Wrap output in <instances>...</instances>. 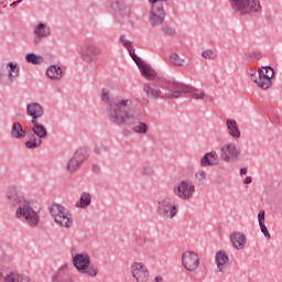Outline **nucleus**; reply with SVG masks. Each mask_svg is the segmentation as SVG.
Masks as SVG:
<instances>
[{
    "label": "nucleus",
    "instance_id": "nucleus-13",
    "mask_svg": "<svg viewBox=\"0 0 282 282\" xmlns=\"http://www.w3.org/2000/svg\"><path fill=\"white\" fill-rule=\"evenodd\" d=\"M164 19H166L164 4H151L149 13V21L151 28H160V25H164Z\"/></svg>",
    "mask_w": 282,
    "mask_h": 282
},
{
    "label": "nucleus",
    "instance_id": "nucleus-3",
    "mask_svg": "<svg viewBox=\"0 0 282 282\" xmlns=\"http://www.w3.org/2000/svg\"><path fill=\"white\" fill-rule=\"evenodd\" d=\"M229 4L234 14H237V17L261 12V1L259 0H229Z\"/></svg>",
    "mask_w": 282,
    "mask_h": 282
},
{
    "label": "nucleus",
    "instance_id": "nucleus-50",
    "mask_svg": "<svg viewBox=\"0 0 282 282\" xmlns=\"http://www.w3.org/2000/svg\"><path fill=\"white\" fill-rule=\"evenodd\" d=\"M26 107H41V105H39L37 102H33V104L26 105Z\"/></svg>",
    "mask_w": 282,
    "mask_h": 282
},
{
    "label": "nucleus",
    "instance_id": "nucleus-7",
    "mask_svg": "<svg viewBox=\"0 0 282 282\" xmlns=\"http://www.w3.org/2000/svg\"><path fill=\"white\" fill-rule=\"evenodd\" d=\"M50 213L55 224L62 226V228H72L74 221L72 220V214H69L67 208L59 204H54L51 206Z\"/></svg>",
    "mask_w": 282,
    "mask_h": 282
},
{
    "label": "nucleus",
    "instance_id": "nucleus-31",
    "mask_svg": "<svg viewBox=\"0 0 282 282\" xmlns=\"http://www.w3.org/2000/svg\"><path fill=\"white\" fill-rule=\"evenodd\" d=\"M102 102L111 107V90L109 88H102L100 93Z\"/></svg>",
    "mask_w": 282,
    "mask_h": 282
},
{
    "label": "nucleus",
    "instance_id": "nucleus-5",
    "mask_svg": "<svg viewBox=\"0 0 282 282\" xmlns=\"http://www.w3.org/2000/svg\"><path fill=\"white\" fill-rule=\"evenodd\" d=\"M73 265L79 274H87L88 276L98 275V267L91 264V259L88 253H77L73 258Z\"/></svg>",
    "mask_w": 282,
    "mask_h": 282
},
{
    "label": "nucleus",
    "instance_id": "nucleus-10",
    "mask_svg": "<svg viewBox=\"0 0 282 282\" xmlns=\"http://www.w3.org/2000/svg\"><path fill=\"white\" fill-rule=\"evenodd\" d=\"M130 274L135 282H149L151 271L142 261H134L130 264Z\"/></svg>",
    "mask_w": 282,
    "mask_h": 282
},
{
    "label": "nucleus",
    "instance_id": "nucleus-36",
    "mask_svg": "<svg viewBox=\"0 0 282 282\" xmlns=\"http://www.w3.org/2000/svg\"><path fill=\"white\" fill-rule=\"evenodd\" d=\"M203 58H206L207 61H215L217 58V54L213 50H206L202 53Z\"/></svg>",
    "mask_w": 282,
    "mask_h": 282
},
{
    "label": "nucleus",
    "instance_id": "nucleus-16",
    "mask_svg": "<svg viewBox=\"0 0 282 282\" xmlns=\"http://www.w3.org/2000/svg\"><path fill=\"white\" fill-rule=\"evenodd\" d=\"M87 160V152L85 150H77L67 163L66 171L68 173H76Z\"/></svg>",
    "mask_w": 282,
    "mask_h": 282
},
{
    "label": "nucleus",
    "instance_id": "nucleus-28",
    "mask_svg": "<svg viewBox=\"0 0 282 282\" xmlns=\"http://www.w3.org/2000/svg\"><path fill=\"white\" fill-rule=\"evenodd\" d=\"M91 204V195L87 192H84L80 195L79 200L76 203V208H87Z\"/></svg>",
    "mask_w": 282,
    "mask_h": 282
},
{
    "label": "nucleus",
    "instance_id": "nucleus-51",
    "mask_svg": "<svg viewBox=\"0 0 282 282\" xmlns=\"http://www.w3.org/2000/svg\"><path fill=\"white\" fill-rule=\"evenodd\" d=\"M246 173H248V170L246 167H242L240 170V175H246Z\"/></svg>",
    "mask_w": 282,
    "mask_h": 282
},
{
    "label": "nucleus",
    "instance_id": "nucleus-52",
    "mask_svg": "<svg viewBox=\"0 0 282 282\" xmlns=\"http://www.w3.org/2000/svg\"><path fill=\"white\" fill-rule=\"evenodd\" d=\"M23 2V0H18L17 2H14L13 4L14 6H19V3H22Z\"/></svg>",
    "mask_w": 282,
    "mask_h": 282
},
{
    "label": "nucleus",
    "instance_id": "nucleus-11",
    "mask_svg": "<svg viewBox=\"0 0 282 282\" xmlns=\"http://www.w3.org/2000/svg\"><path fill=\"white\" fill-rule=\"evenodd\" d=\"M182 265L186 272L195 273L197 270H199V253L195 251L187 250L182 253Z\"/></svg>",
    "mask_w": 282,
    "mask_h": 282
},
{
    "label": "nucleus",
    "instance_id": "nucleus-24",
    "mask_svg": "<svg viewBox=\"0 0 282 282\" xmlns=\"http://www.w3.org/2000/svg\"><path fill=\"white\" fill-rule=\"evenodd\" d=\"M46 76L51 80H61L63 78V68L58 65H51L46 69Z\"/></svg>",
    "mask_w": 282,
    "mask_h": 282
},
{
    "label": "nucleus",
    "instance_id": "nucleus-30",
    "mask_svg": "<svg viewBox=\"0 0 282 282\" xmlns=\"http://www.w3.org/2000/svg\"><path fill=\"white\" fill-rule=\"evenodd\" d=\"M26 63H31V65H41L43 63V56L36 55L34 53H29L25 56Z\"/></svg>",
    "mask_w": 282,
    "mask_h": 282
},
{
    "label": "nucleus",
    "instance_id": "nucleus-19",
    "mask_svg": "<svg viewBox=\"0 0 282 282\" xmlns=\"http://www.w3.org/2000/svg\"><path fill=\"white\" fill-rule=\"evenodd\" d=\"M229 239L235 250H243V248H246V243H248V238L246 237V234L239 231L232 232L229 236Z\"/></svg>",
    "mask_w": 282,
    "mask_h": 282
},
{
    "label": "nucleus",
    "instance_id": "nucleus-9",
    "mask_svg": "<svg viewBox=\"0 0 282 282\" xmlns=\"http://www.w3.org/2000/svg\"><path fill=\"white\" fill-rule=\"evenodd\" d=\"M28 115L33 118L32 123L33 128L32 131L35 135H37L39 140H43V138H47V130L43 124L36 121L37 118L43 116V108L42 107H28Z\"/></svg>",
    "mask_w": 282,
    "mask_h": 282
},
{
    "label": "nucleus",
    "instance_id": "nucleus-22",
    "mask_svg": "<svg viewBox=\"0 0 282 282\" xmlns=\"http://www.w3.org/2000/svg\"><path fill=\"white\" fill-rule=\"evenodd\" d=\"M111 8L115 10V12L122 14V17H131V14H133L131 7L124 4V2L116 1L111 4Z\"/></svg>",
    "mask_w": 282,
    "mask_h": 282
},
{
    "label": "nucleus",
    "instance_id": "nucleus-26",
    "mask_svg": "<svg viewBox=\"0 0 282 282\" xmlns=\"http://www.w3.org/2000/svg\"><path fill=\"white\" fill-rule=\"evenodd\" d=\"M0 279H2V282H20L21 275H19L14 271H11L8 273L0 271Z\"/></svg>",
    "mask_w": 282,
    "mask_h": 282
},
{
    "label": "nucleus",
    "instance_id": "nucleus-45",
    "mask_svg": "<svg viewBox=\"0 0 282 282\" xmlns=\"http://www.w3.org/2000/svg\"><path fill=\"white\" fill-rule=\"evenodd\" d=\"M150 4L153 6H164L163 1H169V0H148Z\"/></svg>",
    "mask_w": 282,
    "mask_h": 282
},
{
    "label": "nucleus",
    "instance_id": "nucleus-6",
    "mask_svg": "<svg viewBox=\"0 0 282 282\" xmlns=\"http://www.w3.org/2000/svg\"><path fill=\"white\" fill-rule=\"evenodd\" d=\"M102 54V48L91 42H85L80 45L79 56L87 65H96L98 56Z\"/></svg>",
    "mask_w": 282,
    "mask_h": 282
},
{
    "label": "nucleus",
    "instance_id": "nucleus-40",
    "mask_svg": "<svg viewBox=\"0 0 282 282\" xmlns=\"http://www.w3.org/2000/svg\"><path fill=\"white\" fill-rule=\"evenodd\" d=\"M197 182H206V171L200 170L195 175Z\"/></svg>",
    "mask_w": 282,
    "mask_h": 282
},
{
    "label": "nucleus",
    "instance_id": "nucleus-14",
    "mask_svg": "<svg viewBox=\"0 0 282 282\" xmlns=\"http://www.w3.org/2000/svg\"><path fill=\"white\" fill-rule=\"evenodd\" d=\"M259 80L257 85L259 89H270L272 87V78H274V68L270 66H263L258 69Z\"/></svg>",
    "mask_w": 282,
    "mask_h": 282
},
{
    "label": "nucleus",
    "instance_id": "nucleus-2",
    "mask_svg": "<svg viewBox=\"0 0 282 282\" xmlns=\"http://www.w3.org/2000/svg\"><path fill=\"white\" fill-rule=\"evenodd\" d=\"M164 88L167 89L165 94V98H180L182 94H189L191 98L194 100H210V97L206 96V93L199 91L193 86H188L186 84L180 83L174 78H170L165 82Z\"/></svg>",
    "mask_w": 282,
    "mask_h": 282
},
{
    "label": "nucleus",
    "instance_id": "nucleus-39",
    "mask_svg": "<svg viewBox=\"0 0 282 282\" xmlns=\"http://www.w3.org/2000/svg\"><path fill=\"white\" fill-rule=\"evenodd\" d=\"M120 43L123 45L124 48L128 50V52H131L133 50V44L129 40L120 37Z\"/></svg>",
    "mask_w": 282,
    "mask_h": 282
},
{
    "label": "nucleus",
    "instance_id": "nucleus-44",
    "mask_svg": "<svg viewBox=\"0 0 282 282\" xmlns=\"http://www.w3.org/2000/svg\"><path fill=\"white\" fill-rule=\"evenodd\" d=\"M131 105H133V101H131L130 99H123L119 101V107H127Z\"/></svg>",
    "mask_w": 282,
    "mask_h": 282
},
{
    "label": "nucleus",
    "instance_id": "nucleus-33",
    "mask_svg": "<svg viewBox=\"0 0 282 282\" xmlns=\"http://www.w3.org/2000/svg\"><path fill=\"white\" fill-rule=\"evenodd\" d=\"M171 61L173 65H176V67H183L185 63L184 58H181L176 53L171 55Z\"/></svg>",
    "mask_w": 282,
    "mask_h": 282
},
{
    "label": "nucleus",
    "instance_id": "nucleus-37",
    "mask_svg": "<svg viewBox=\"0 0 282 282\" xmlns=\"http://www.w3.org/2000/svg\"><path fill=\"white\" fill-rule=\"evenodd\" d=\"M41 139H33L25 142L26 149H36V147H41Z\"/></svg>",
    "mask_w": 282,
    "mask_h": 282
},
{
    "label": "nucleus",
    "instance_id": "nucleus-8",
    "mask_svg": "<svg viewBox=\"0 0 282 282\" xmlns=\"http://www.w3.org/2000/svg\"><path fill=\"white\" fill-rule=\"evenodd\" d=\"M158 212L164 219H173L177 215V203L169 196H161L158 199Z\"/></svg>",
    "mask_w": 282,
    "mask_h": 282
},
{
    "label": "nucleus",
    "instance_id": "nucleus-35",
    "mask_svg": "<svg viewBox=\"0 0 282 282\" xmlns=\"http://www.w3.org/2000/svg\"><path fill=\"white\" fill-rule=\"evenodd\" d=\"M246 58L249 63H254V61H259V58H261V53L249 52L246 54Z\"/></svg>",
    "mask_w": 282,
    "mask_h": 282
},
{
    "label": "nucleus",
    "instance_id": "nucleus-43",
    "mask_svg": "<svg viewBox=\"0 0 282 282\" xmlns=\"http://www.w3.org/2000/svg\"><path fill=\"white\" fill-rule=\"evenodd\" d=\"M258 221H259V226H261V224H265V212L262 210L258 214Z\"/></svg>",
    "mask_w": 282,
    "mask_h": 282
},
{
    "label": "nucleus",
    "instance_id": "nucleus-42",
    "mask_svg": "<svg viewBox=\"0 0 282 282\" xmlns=\"http://www.w3.org/2000/svg\"><path fill=\"white\" fill-rule=\"evenodd\" d=\"M259 226H260V230L264 235V237L267 239H270V231H268V227H265V224H261Z\"/></svg>",
    "mask_w": 282,
    "mask_h": 282
},
{
    "label": "nucleus",
    "instance_id": "nucleus-32",
    "mask_svg": "<svg viewBox=\"0 0 282 282\" xmlns=\"http://www.w3.org/2000/svg\"><path fill=\"white\" fill-rule=\"evenodd\" d=\"M161 30L163 33H165L166 36H175L176 34L175 28L169 24H162Z\"/></svg>",
    "mask_w": 282,
    "mask_h": 282
},
{
    "label": "nucleus",
    "instance_id": "nucleus-4",
    "mask_svg": "<svg viewBox=\"0 0 282 282\" xmlns=\"http://www.w3.org/2000/svg\"><path fill=\"white\" fill-rule=\"evenodd\" d=\"M109 117L117 124H133L138 120L135 111L124 107H110Z\"/></svg>",
    "mask_w": 282,
    "mask_h": 282
},
{
    "label": "nucleus",
    "instance_id": "nucleus-48",
    "mask_svg": "<svg viewBox=\"0 0 282 282\" xmlns=\"http://www.w3.org/2000/svg\"><path fill=\"white\" fill-rule=\"evenodd\" d=\"M154 281H155V282H163L164 279H163L161 275H156V276L154 278Z\"/></svg>",
    "mask_w": 282,
    "mask_h": 282
},
{
    "label": "nucleus",
    "instance_id": "nucleus-21",
    "mask_svg": "<svg viewBox=\"0 0 282 282\" xmlns=\"http://www.w3.org/2000/svg\"><path fill=\"white\" fill-rule=\"evenodd\" d=\"M219 164V155L215 152H208L200 159V166H217Z\"/></svg>",
    "mask_w": 282,
    "mask_h": 282
},
{
    "label": "nucleus",
    "instance_id": "nucleus-47",
    "mask_svg": "<svg viewBox=\"0 0 282 282\" xmlns=\"http://www.w3.org/2000/svg\"><path fill=\"white\" fill-rule=\"evenodd\" d=\"M20 282H32V279L30 278V275H21Z\"/></svg>",
    "mask_w": 282,
    "mask_h": 282
},
{
    "label": "nucleus",
    "instance_id": "nucleus-23",
    "mask_svg": "<svg viewBox=\"0 0 282 282\" xmlns=\"http://www.w3.org/2000/svg\"><path fill=\"white\" fill-rule=\"evenodd\" d=\"M139 69L142 74V76L144 78H147V80H155L158 73L151 67V65L147 64V63H142L139 66Z\"/></svg>",
    "mask_w": 282,
    "mask_h": 282
},
{
    "label": "nucleus",
    "instance_id": "nucleus-15",
    "mask_svg": "<svg viewBox=\"0 0 282 282\" xmlns=\"http://www.w3.org/2000/svg\"><path fill=\"white\" fill-rule=\"evenodd\" d=\"M241 155V150L237 147V143H226L220 149V158L224 162H235Z\"/></svg>",
    "mask_w": 282,
    "mask_h": 282
},
{
    "label": "nucleus",
    "instance_id": "nucleus-53",
    "mask_svg": "<svg viewBox=\"0 0 282 282\" xmlns=\"http://www.w3.org/2000/svg\"><path fill=\"white\" fill-rule=\"evenodd\" d=\"M66 268H67V264H65L64 267H62V270H66Z\"/></svg>",
    "mask_w": 282,
    "mask_h": 282
},
{
    "label": "nucleus",
    "instance_id": "nucleus-25",
    "mask_svg": "<svg viewBox=\"0 0 282 282\" xmlns=\"http://www.w3.org/2000/svg\"><path fill=\"white\" fill-rule=\"evenodd\" d=\"M227 129L231 138H235L236 140H239V138H241V130H239V124H237V121L232 119H227Z\"/></svg>",
    "mask_w": 282,
    "mask_h": 282
},
{
    "label": "nucleus",
    "instance_id": "nucleus-38",
    "mask_svg": "<svg viewBox=\"0 0 282 282\" xmlns=\"http://www.w3.org/2000/svg\"><path fill=\"white\" fill-rule=\"evenodd\" d=\"M142 173L143 175L151 177V175H155V170H153V166L151 165H144Z\"/></svg>",
    "mask_w": 282,
    "mask_h": 282
},
{
    "label": "nucleus",
    "instance_id": "nucleus-34",
    "mask_svg": "<svg viewBox=\"0 0 282 282\" xmlns=\"http://www.w3.org/2000/svg\"><path fill=\"white\" fill-rule=\"evenodd\" d=\"M148 129H149V128L147 127V123L140 122V123H138L137 126L133 127L132 131H133L134 133L144 134V133H147Z\"/></svg>",
    "mask_w": 282,
    "mask_h": 282
},
{
    "label": "nucleus",
    "instance_id": "nucleus-27",
    "mask_svg": "<svg viewBox=\"0 0 282 282\" xmlns=\"http://www.w3.org/2000/svg\"><path fill=\"white\" fill-rule=\"evenodd\" d=\"M25 135V132L23 131V127L19 122H14L11 128V137L14 138V140H21Z\"/></svg>",
    "mask_w": 282,
    "mask_h": 282
},
{
    "label": "nucleus",
    "instance_id": "nucleus-17",
    "mask_svg": "<svg viewBox=\"0 0 282 282\" xmlns=\"http://www.w3.org/2000/svg\"><path fill=\"white\" fill-rule=\"evenodd\" d=\"M19 72H20L19 64L9 62L1 67L0 78L2 80H6V77L8 76L9 83L12 84L14 83V78L19 77Z\"/></svg>",
    "mask_w": 282,
    "mask_h": 282
},
{
    "label": "nucleus",
    "instance_id": "nucleus-12",
    "mask_svg": "<svg viewBox=\"0 0 282 282\" xmlns=\"http://www.w3.org/2000/svg\"><path fill=\"white\" fill-rule=\"evenodd\" d=\"M173 193L178 199H193V195H195V184L189 181H182L174 185Z\"/></svg>",
    "mask_w": 282,
    "mask_h": 282
},
{
    "label": "nucleus",
    "instance_id": "nucleus-20",
    "mask_svg": "<svg viewBox=\"0 0 282 282\" xmlns=\"http://www.w3.org/2000/svg\"><path fill=\"white\" fill-rule=\"evenodd\" d=\"M215 263L218 272H226L230 263V258L226 251H218L215 256Z\"/></svg>",
    "mask_w": 282,
    "mask_h": 282
},
{
    "label": "nucleus",
    "instance_id": "nucleus-49",
    "mask_svg": "<svg viewBox=\"0 0 282 282\" xmlns=\"http://www.w3.org/2000/svg\"><path fill=\"white\" fill-rule=\"evenodd\" d=\"M245 184H252V177L248 176V177L245 180Z\"/></svg>",
    "mask_w": 282,
    "mask_h": 282
},
{
    "label": "nucleus",
    "instance_id": "nucleus-41",
    "mask_svg": "<svg viewBox=\"0 0 282 282\" xmlns=\"http://www.w3.org/2000/svg\"><path fill=\"white\" fill-rule=\"evenodd\" d=\"M129 54L131 58L134 61V63H137L138 67H140L144 63L140 57H138V55H135V53L133 52V48L131 52H129Z\"/></svg>",
    "mask_w": 282,
    "mask_h": 282
},
{
    "label": "nucleus",
    "instance_id": "nucleus-1",
    "mask_svg": "<svg viewBox=\"0 0 282 282\" xmlns=\"http://www.w3.org/2000/svg\"><path fill=\"white\" fill-rule=\"evenodd\" d=\"M7 197L11 206H18L14 214L15 219H23L31 228H36V226H39L41 223L40 212L34 209L31 200L28 199L23 193L17 188H11L7 193Z\"/></svg>",
    "mask_w": 282,
    "mask_h": 282
},
{
    "label": "nucleus",
    "instance_id": "nucleus-18",
    "mask_svg": "<svg viewBox=\"0 0 282 282\" xmlns=\"http://www.w3.org/2000/svg\"><path fill=\"white\" fill-rule=\"evenodd\" d=\"M34 34H35V37L33 39V42L35 45H39V43H41V39H47V36L52 34V30L47 24L39 23L34 28Z\"/></svg>",
    "mask_w": 282,
    "mask_h": 282
},
{
    "label": "nucleus",
    "instance_id": "nucleus-46",
    "mask_svg": "<svg viewBox=\"0 0 282 282\" xmlns=\"http://www.w3.org/2000/svg\"><path fill=\"white\" fill-rule=\"evenodd\" d=\"M249 76H251V80H253V83H256V85H257V82H259V78H257V72L251 69L249 72Z\"/></svg>",
    "mask_w": 282,
    "mask_h": 282
},
{
    "label": "nucleus",
    "instance_id": "nucleus-29",
    "mask_svg": "<svg viewBox=\"0 0 282 282\" xmlns=\"http://www.w3.org/2000/svg\"><path fill=\"white\" fill-rule=\"evenodd\" d=\"M143 91L144 94H147V96H151L152 98H158V96H160V94H162V90H160V88L155 85H151V84H147L143 87Z\"/></svg>",
    "mask_w": 282,
    "mask_h": 282
}]
</instances>
